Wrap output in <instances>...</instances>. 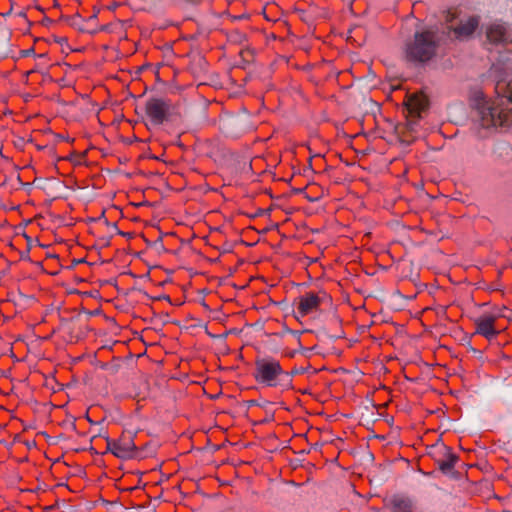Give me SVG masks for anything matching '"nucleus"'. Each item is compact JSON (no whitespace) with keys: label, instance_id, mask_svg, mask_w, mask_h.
Here are the masks:
<instances>
[{"label":"nucleus","instance_id":"4468645a","mask_svg":"<svg viewBox=\"0 0 512 512\" xmlns=\"http://www.w3.org/2000/svg\"><path fill=\"white\" fill-rule=\"evenodd\" d=\"M188 2H191V3H201L203 0H187Z\"/></svg>","mask_w":512,"mask_h":512},{"label":"nucleus","instance_id":"1a4fd4ad","mask_svg":"<svg viewBox=\"0 0 512 512\" xmlns=\"http://www.w3.org/2000/svg\"><path fill=\"white\" fill-rule=\"evenodd\" d=\"M428 98L423 93L408 95L404 101L406 117L410 122H417L421 118L422 112L428 108Z\"/></svg>","mask_w":512,"mask_h":512},{"label":"nucleus","instance_id":"f03ea898","mask_svg":"<svg viewBox=\"0 0 512 512\" xmlns=\"http://www.w3.org/2000/svg\"><path fill=\"white\" fill-rule=\"evenodd\" d=\"M496 89L503 90V95L480 109L482 125L485 127L509 126L512 123V110L508 107L512 101L508 99L507 83L499 81Z\"/></svg>","mask_w":512,"mask_h":512},{"label":"nucleus","instance_id":"f8f14e48","mask_svg":"<svg viewBox=\"0 0 512 512\" xmlns=\"http://www.w3.org/2000/svg\"><path fill=\"white\" fill-rule=\"evenodd\" d=\"M486 38L491 44H503L507 40V29L502 24H490L486 28Z\"/></svg>","mask_w":512,"mask_h":512},{"label":"nucleus","instance_id":"0eeeda50","mask_svg":"<svg viewBox=\"0 0 512 512\" xmlns=\"http://www.w3.org/2000/svg\"><path fill=\"white\" fill-rule=\"evenodd\" d=\"M427 455L444 473L451 471L458 461V456L452 449L440 441L428 447Z\"/></svg>","mask_w":512,"mask_h":512},{"label":"nucleus","instance_id":"9b49d317","mask_svg":"<svg viewBox=\"0 0 512 512\" xmlns=\"http://www.w3.org/2000/svg\"><path fill=\"white\" fill-rule=\"evenodd\" d=\"M390 512H416L414 503L408 496L395 494L385 502Z\"/></svg>","mask_w":512,"mask_h":512},{"label":"nucleus","instance_id":"f257e3e1","mask_svg":"<svg viewBox=\"0 0 512 512\" xmlns=\"http://www.w3.org/2000/svg\"><path fill=\"white\" fill-rule=\"evenodd\" d=\"M441 46V38L436 27L416 30L403 45V59L412 65H424L433 60Z\"/></svg>","mask_w":512,"mask_h":512},{"label":"nucleus","instance_id":"20e7f679","mask_svg":"<svg viewBox=\"0 0 512 512\" xmlns=\"http://www.w3.org/2000/svg\"><path fill=\"white\" fill-rule=\"evenodd\" d=\"M458 17L459 13L457 8H449L446 11L444 17L446 32L448 35L452 34L455 40H467L479 27L480 17L477 15H472L467 19H461L457 22Z\"/></svg>","mask_w":512,"mask_h":512},{"label":"nucleus","instance_id":"423d86ee","mask_svg":"<svg viewBox=\"0 0 512 512\" xmlns=\"http://www.w3.org/2000/svg\"><path fill=\"white\" fill-rule=\"evenodd\" d=\"M145 114L154 126H160L168 121L171 115V102L160 97H151L145 103Z\"/></svg>","mask_w":512,"mask_h":512},{"label":"nucleus","instance_id":"6e6552de","mask_svg":"<svg viewBox=\"0 0 512 512\" xmlns=\"http://www.w3.org/2000/svg\"><path fill=\"white\" fill-rule=\"evenodd\" d=\"M325 298L326 293L323 291H308L300 295L295 304L297 317H306L318 313L321 310V305Z\"/></svg>","mask_w":512,"mask_h":512},{"label":"nucleus","instance_id":"7ed1b4c3","mask_svg":"<svg viewBox=\"0 0 512 512\" xmlns=\"http://www.w3.org/2000/svg\"><path fill=\"white\" fill-rule=\"evenodd\" d=\"M254 365L252 375L255 381L266 387L279 386L282 378L288 375L281 363L271 356L257 357Z\"/></svg>","mask_w":512,"mask_h":512},{"label":"nucleus","instance_id":"ddd939ff","mask_svg":"<svg viewBox=\"0 0 512 512\" xmlns=\"http://www.w3.org/2000/svg\"><path fill=\"white\" fill-rule=\"evenodd\" d=\"M507 88H508V99L512 101V79L507 82Z\"/></svg>","mask_w":512,"mask_h":512},{"label":"nucleus","instance_id":"39448f33","mask_svg":"<svg viewBox=\"0 0 512 512\" xmlns=\"http://www.w3.org/2000/svg\"><path fill=\"white\" fill-rule=\"evenodd\" d=\"M135 434L124 431L116 440L107 439V450L121 459L142 458V450L134 442Z\"/></svg>","mask_w":512,"mask_h":512},{"label":"nucleus","instance_id":"9d476101","mask_svg":"<svg viewBox=\"0 0 512 512\" xmlns=\"http://www.w3.org/2000/svg\"><path fill=\"white\" fill-rule=\"evenodd\" d=\"M497 317L493 314H483L474 319L475 333L487 340L495 338L499 331L495 327Z\"/></svg>","mask_w":512,"mask_h":512}]
</instances>
